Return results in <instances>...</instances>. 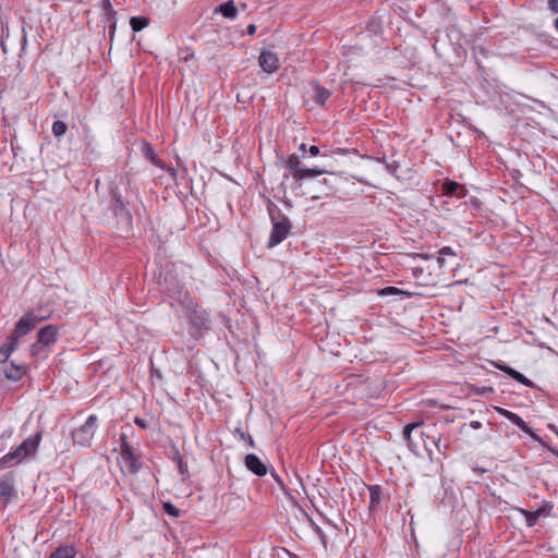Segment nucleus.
Segmentation results:
<instances>
[{"instance_id":"1","label":"nucleus","mask_w":558,"mask_h":558,"mask_svg":"<svg viewBox=\"0 0 558 558\" xmlns=\"http://www.w3.org/2000/svg\"><path fill=\"white\" fill-rule=\"evenodd\" d=\"M49 318V314L41 313V308L31 310L17 320L12 333L0 347V363H7L10 355L16 350L22 337L28 335L38 323Z\"/></svg>"},{"instance_id":"2","label":"nucleus","mask_w":558,"mask_h":558,"mask_svg":"<svg viewBox=\"0 0 558 558\" xmlns=\"http://www.w3.org/2000/svg\"><path fill=\"white\" fill-rule=\"evenodd\" d=\"M43 437L41 432L27 437L14 450L8 452L0 459V469L12 468L21 463L25 458L33 457L39 447Z\"/></svg>"},{"instance_id":"3","label":"nucleus","mask_w":558,"mask_h":558,"mask_svg":"<svg viewBox=\"0 0 558 558\" xmlns=\"http://www.w3.org/2000/svg\"><path fill=\"white\" fill-rule=\"evenodd\" d=\"M496 411L504 417H506L507 420H509L512 424L517 425L523 433H525L526 435H529L530 437H532L533 439L537 440L538 442L542 444L543 447H545L549 452H551L553 454H555L557 458H558V449L551 447L550 445L548 444H545L542 438L536 434L534 433L531 427L515 413L507 410V409H504V408H500V407H496L495 408Z\"/></svg>"},{"instance_id":"4","label":"nucleus","mask_w":558,"mask_h":558,"mask_svg":"<svg viewBox=\"0 0 558 558\" xmlns=\"http://www.w3.org/2000/svg\"><path fill=\"white\" fill-rule=\"evenodd\" d=\"M270 218L272 222V229L267 244L269 248L275 247L283 240H286L292 229V223L288 217L281 216V218L277 220L270 210Z\"/></svg>"},{"instance_id":"5","label":"nucleus","mask_w":558,"mask_h":558,"mask_svg":"<svg viewBox=\"0 0 558 558\" xmlns=\"http://www.w3.org/2000/svg\"><path fill=\"white\" fill-rule=\"evenodd\" d=\"M98 417L90 414L85 423L72 432V439L74 444L86 447L89 446L96 430Z\"/></svg>"},{"instance_id":"6","label":"nucleus","mask_w":558,"mask_h":558,"mask_svg":"<svg viewBox=\"0 0 558 558\" xmlns=\"http://www.w3.org/2000/svg\"><path fill=\"white\" fill-rule=\"evenodd\" d=\"M1 49L4 53H8L9 50H13L17 47H20V56L25 52L26 46H27V38H26V32L25 28H21V33L16 36L12 37L9 29L4 32L2 28V36L0 41Z\"/></svg>"},{"instance_id":"7","label":"nucleus","mask_w":558,"mask_h":558,"mask_svg":"<svg viewBox=\"0 0 558 558\" xmlns=\"http://www.w3.org/2000/svg\"><path fill=\"white\" fill-rule=\"evenodd\" d=\"M121 439V459L124 463L126 470L131 474H135L141 469V462L138 458L134 454L132 447L129 445L126 440V436L122 434L120 436Z\"/></svg>"},{"instance_id":"8","label":"nucleus","mask_w":558,"mask_h":558,"mask_svg":"<svg viewBox=\"0 0 558 558\" xmlns=\"http://www.w3.org/2000/svg\"><path fill=\"white\" fill-rule=\"evenodd\" d=\"M141 153L142 155L149 160L157 168L168 171L172 177H175L177 171L173 168L167 167L166 163L158 157L151 144L147 141H142L141 143Z\"/></svg>"},{"instance_id":"9","label":"nucleus","mask_w":558,"mask_h":558,"mask_svg":"<svg viewBox=\"0 0 558 558\" xmlns=\"http://www.w3.org/2000/svg\"><path fill=\"white\" fill-rule=\"evenodd\" d=\"M258 63L263 71L268 74L275 73L279 69V59L276 53L264 50L258 57Z\"/></svg>"},{"instance_id":"10","label":"nucleus","mask_w":558,"mask_h":558,"mask_svg":"<svg viewBox=\"0 0 558 558\" xmlns=\"http://www.w3.org/2000/svg\"><path fill=\"white\" fill-rule=\"evenodd\" d=\"M59 335V327L57 325H46L37 332V340L43 345L49 347L53 344Z\"/></svg>"},{"instance_id":"11","label":"nucleus","mask_w":558,"mask_h":558,"mask_svg":"<svg viewBox=\"0 0 558 558\" xmlns=\"http://www.w3.org/2000/svg\"><path fill=\"white\" fill-rule=\"evenodd\" d=\"M245 468L257 476L267 474L266 464L254 453L246 454L244 458Z\"/></svg>"},{"instance_id":"12","label":"nucleus","mask_w":558,"mask_h":558,"mask_svg":"<svg viewBox=\"0 0 558 558\" xmlns=\"http://www.w3.org/2000/svg\"><path fill=\"white\" fill-rule=\"evenodd\" d=\"M110 195L112 197V202L110 205L112 213L116 216H118L122 213L129 214L126 206L122 199L121 193L119 192V190L116 185L110 186Z\"/></svg>"},{"instance_id":"13","label":"nucleus","mask_w":558,"mask_h":558,"mask_svg":"<svg viewBox=\"0 0 558 558\" xmlns=\"http://www.w3.org/2000/svg\"><path fill=\"white\" fill-rule=\"evenodd\" d=\"M442 191L446 195L457 196L459 198H462L466 195V189L454 181H446L442 184Z\"/></svg>"},{"instance_id":"14","label":"nucleus","mask_w":558,"mask_h":558,"mask_svg":"<svg viewBox=\"0 0 558 558\" xmlns=\"http://www.w3.org/2000/svg\"><path fill=\"white\" fill-rule=\"evenodd\" d=\"M26 374V368L24 365H17L13 362L4 369V375L8 379L17 381L23 378Z\"/></svg>"},{"instance_id":"15","label":"nucleus","mask_w":558,"mask_h":558,"mask_svg":"<svg viewBox=\"0 0 558 558\" xmlns=\"http://www.w3.org/2000/svg\"><path fill=\"white\" fill-rule=\"evenodd\" d=\"M369 490V510L371 511H377L379 508V505L381 502V487L379 485H371L368 486Z\"/></svg>"},{"instance_id":"16","label":"nucleus","mask_w":558,"mask_h":558,"mask_svg":"<svg viewBox=\"0 0 558 558\" xmlns=\"http://www.w3.org/2000/svg\"><path fill=\"white\" fill-rule=\"evenodd\" d=\"M76 555V549L73 545H62L59 546L56 550H53L49 558H74Z\"/></svg>"},{"instance_id":"17","label":"nucleus","mask_w":558,"mask_h":558,"mask_svg":"<svg viewBox=\"0 0 558 558\" xmlns=\"http://www.w3.org/2000/svg\"><path fill=\"white\" fill-rule=\"evenodd\" d=\"M300 158L299 156L292 154L290 155L287 160H286V165L289 169H291L293 171V179L295 180H301L302 179V174H301V170L302 168L300 167Z\"/></svg>"},{"instance_id":"18","label":"nucleus","mask_w":558,"mask_h":558,"mask_svg":"<svg viewBox=\"0 0 558 558\" xmlns=\"http://www.w3.org/2000/svg\"><path fill=\"white\" fill-rule=\"evenodd\" d=\"M331 92L320 85H314V101L320 106H324L325 102L330 98Z\"/></svg>"},{"instance_id":"19","label":"nucleus","mask_w":558,"mask_h":558,"mask_svg":"<svg viewBox=\"0 0 558 558\" xmlns=\"http://www.w3.org/2000/svg\"><path fill=\"white\" fill-rule=\"evenodd\" d=\"M219 12L228 19H234L238 14V9L233 1H228L219 7Z\"/></svg>"},{"instance_id":"20","label":"nucleus","mask_w":558,"mask_h":558,"mask_svg":"<svg viewBox=\"0 0 558 558\" xmlns=\"http://www.w3.org/2000/svg\"><path fill=\"white\" fill-rule=\"evenodd\" d=\"M338 180V175L336 173H329V178H325L323 180H318L314 182L315 186H325V191L335 190V182Z\"/></svg>"},{"instance_id":"21","label":"nucleus","mask_w":558,"mask_h":558,"mask_svg":"<svg viewBox=\"0 0 558 558\" xmlns=\"http://www.w3.org/2000/svg\"><path fill=\"white\" fill-rule=\"evenodd\" d=\"M149 24V19L145 16H133L130 20V25L133 32H141Z\"/></svg>"},{"instance_id":"22","label":"nucleus","mask_w":558,"mask_h":558,"mask_svg":"<svg viewBox=\"0 0 558 558\" xmlns=\"http://www.w3.org/2000/svg\"><path fill=\"white\" fill-rule=\"evenodd\" d=\"M46 345H43L41 343L38 342V340L32 344L31 347V355L32 356H35V357H41V359H47L48 357V350L45 349Z\"/></svg>"},{"instance_id":"23","label":"nucleus","mask_w":558,"mask_h":558,"mask_svg":"<svg viewBox=\"0 0 558 558\" xmlns=\"http://www.w3.org/2000/svg\"><path fill=\"white\" fill-rule=\"evenodd\" d=\"M12 494L13 486L5 481L0 482V499H4L7 501L12 497Z\"/></svg>"},{"instance_id":"24","label":"nucleus","mask_w":558,"mask_h":558,"mask_svg":"<svg viewBox=\"0 0 558 558\" xmlns=\"http://www.w3.org/2000/svg\"><path fill=\"white\" fill-rule=\"evenodd\" d=\"M68 131V125L65 122L63 121H54L53 124H52V134L56 136V137H61L62 135L65 134V132Z\"/></svg>"},{"instance_id":"25","label":"nucleus","mask_w":558,"mask_h":558,"mask_svg":"<svg viewBox=\"0 0 558 558\" xmlns=\"http://www.w3.org/2000/svg\"><path fill=\"white\" fill-rule=\"evenodd\" d=\"M421 425H423V422H420V423H410L408 425L404 426L403 428V436L405 438V440L408 441V446L411 447L412 446V439H411V433L413 429L420 427Z\"/></svg>"},{"instance_id":"26","label":"nucleus","mask_w":558,"mask_h":558,"mask_svg":"<svg viewBox=\"0 0 558 558\" xmlns=\"http://www.w3.org/2000/svg\"><path fill=\"white\" fill-rule=\"evenodd\" d=\"M519 511L525 518V522L529 527H532L537 523L538 518L536 514H534V511H529L525 509H520Z\"/></svg>"},{"instance_id":"27","label":"nucleus","mask_w":558,"mask_h":558,"mask_svg":"<svg viewBox=\"0 0 558 558\" xmlns=\"http://www.w3.org/2000/svg\"><path fill=\"white\" fill-rule=\"evenodd\" d=\"M554 506L550 502H544L542 507L534 511V514L539 519L542 517H550Z\"/></svg>"},{"instance_id":"28","label":"nucleus","mask_w":558,"mask_h":558,"mask_svg":"<svg viewBox=\"0 0 558 558\" xmlns=\"http://www.w3.org/2000/svg\"><path fill=\"white\" fill-rule=\"evenodd\" d=\"M456 253L450 246H444L439 250V256L437 258V262L440 267L445 265V256H454Z\"/></svg>"},{"instance_id":"29","label":"nucleus","mask_w":558,"mask_h":558,"mask_svg":"<svg viewBox=\"0 0 558 558\" xmlns=\"http://www.w3.org/2000/svg\"><path fill=\"white\" fill-rule=\"evenodd\" d=\"M234 434L239 436L241 440H244L250 447H255V441L251 435L244 433L241 427H236Z\"/></svg>"},{"instance_id":"30","label":"nucleus","mask_w":558,"mask_h":558,"mask_svg":"<svg viewBox=\"0 0 558 558\" xmlns=\"http://www.w3.org/2000/svg\"><path fill=\"white\" fill-rule=\"evenodd\" d=\"M162 509L167 514L173 518L180 517V510L171 502H165Z\"/></svg>"},{"instance_id":"31","label":"nucleus","mask_w":558,"mask_h":558,"mask_svg":"<svg viewBox=\"0 0 558 558\" xmlns=\"http://www.w3.org/2000/svg\"><path fill=\"white\" fill-rule=\"evenodd\" d=\"M513 379L526 387H530V388L535 387V384L532 380H530L529 378H526L523 374H521L519 372L515 373Z\"/></svg>"},{"instance_id":"32","label":"nucleus","mask_w":558,"mask_h":558,"mask_svg":"<svg viewBox=\"0 0 558 558\" xmlns=\"http://www.w3.org/2000/svg\"><path fill=\"white\" fill-rule=\"evenodd\" d=\"M323 186H315L314 183L312 184L313 193L311 192V198L312 199H320L323 197L322 194L328 195V192L322 189Z\"/></svg>"},{"instance_id":"33","label":"nucleus","mask_w":558,"mask_h":558,"mask_svg":"<svg viewBox=\"0 0 558 558\" xmlns=\"http://www.w3.org/2000/svg\"><path fill=\"white\" fill-rule=\"evenodd\" d=\"M495 367L498 368L499 371L504 372L505 374L509 375L511 378L514 377L515 373L518 371H515L514 368L506 365V364H501V363H494Z\"/></svg>"},{"instance_id":"34","label":"nucleus","mask_w":558,"mask_h":558,"mask_svg":"<svg viewBox=\"0 0 558 558\" xmlns=\"http://www.w3.org/2000/svg\"><path fill=\"white\" fill-rule=\"evenodd\" d=\"M401 293H403V292L396 287H386V288L378 290L379 295H395V294H401Z\"/></svg>"},{"instance_id":"35","label":"nucleus","mask_w":558,"mask_h":558,"mask_svg":"<svg viewBox=\"0 0 558 558\" xmlns=\"http://www.w3.org/2000/svg\"><path fill=\"white\" fill-rule=\"evenodd\" d=\"M323 172L324 171L318 170V169H304V168H302V170H301L302 179L310 178V177H315V175L322 174Z\"/></svg>"},{"instance_id":"36","label":"nucleus","mask_w":558,"mask_h":558,"mask_svg":"<svg viewBox=\"0 0 558 558\" xmlns=\"http://www.w3.org/2000/svg\"><path fill=\"white\" fill-rule=\"evenodd\" d=\"M311 525H312L314 532L323 541V543H325L326 542V535L324 534L323 530L313 520H311Z\"/></svg>"},{"instance_id":"37","label":"nucleus","mask_w":558,"mask_h":558,"mask_svg":"<svg viewBox=\"0 0 558 558\" xmlns=\"http://www.w3.org/2000/svg\"><path fill=\"white\" fill-rule=\"evenodd\" d=\"M102 9L106 11L107 14L113 16L116 14V11L112 8V4L110 0H104L102 1Z\"/></svg>"},{"instance_id":"38","label":"nucleus","mask_w":558,"mask_h":558,"mask_svg":"<svg viewBox=\"0 0 558 558\" xmlns=\"http://www.w3.org/2000/svg\"><path fill=\"white\" fill-rule=\"evenodd\" d=\"M271 476L274 477V480L278 483V485L280 486V488L286 493L288 494V489H287V486L286 484L283 483L282 478L276 473V472H271Z\"/></svg>"},{"instance_id":"39","label":"nucleus","mask_w":558,"mask_h":558,"mask_svg":"<svg viewBox=\"0 0 558 558\" xmlns=\"http://www.w3.org/2000/svg\"><path fill=\"white\" fill-rule=\"evenodd\" d=\"M548 9L553 13H558V0H548Z\"/></svg>"},{"instance_id":"40","label":"nucleus","mask_w":558,"mask_h":558,"mask_svg":"<svg viewBox=\"0 0 558 558\" xmlns=\"http://www.w3.org/2000/svg\"><path fill=\"white\" fill-rule=\"evenodd\" d=\"M134 423H135L138 427H141V428H143V429H146V428H147V426H148V425H147V422H146L144 418L138 417V416H136V417L134 418Z\"/></svg>"},{"instance_id":"41","label":"nucleus","mask_w":558,"mask_h":558,"mask_svg":"<svg viewBox=\"0 0 558 558\" xmlns=\"http://www.w3.org/2000/svg\"><path fill=\"white\" fill-rule=\"evenodd\" d=\"M308 153L312 155V156H317L319 154V148L315 145H312L310 148H308Z\"/></svg>"},{"instance_id":"42","label":"nucleus","mask_w":558,"mask_h":558,"mask_svg":"<svg viewBox=\"0 0 558 558\" xmlns=\"http://www.w3.org/2000/svg\"><path fill=\"white\" fill-rule=\"evenodd\" d=\"M150 373H151L153 377H157L158 379L162 378L161 373L158 369H156L154 366L150 368Z\"/></svg>"},{"instance_id":"43","label":"nucleus","mask_w":558,"mask_h":558,"mask_svg":"<svg viewBox=\"0 0 558 558\" xmlns=\"http://www.w3.org/2000/svg\"><path fill=\"white\" fill-rule=\"evenodd\" d=\"M470 427H472L473 429H478V428H481V427H482V424H481V422H478V421H472V422L470 423Z\"/></svg>"},{"instance_id":"44","label":"nucleus","mask_w":558,"mask_h":558,"mask_svg":"<svg viewBox=\"0 0 558 558\" xmlns=\"http://www.w3.org/2000/svg\"><path fill=\"white\" fill-rule=\"evenodd\" d=\"M246 32H247L248 35H254L255 32H256V26L254 24H250L247 26V31Z\"/></svg>"},{"instance_id":"45","label":"nucleus","mask_w":558,"mask_h":558,"mask_svg":"<svg viewBox=\"0 0 558 558\" xmlns=\"http://www.w3.org/2000/svg\"><path fill=\"white\" fill-rule=\"evenodd\" d=\"M178 465H179L180 472L183 474L185 470H184V465H183L181 457H179Z\"/></svg>"},{"instance_id":"46","label":"nucleus","mask_w":558,"mask_h":558,"mask_svg":"<svg viewBox=\"0 0 558 558\" xmlns=\"http://www.w3.org/2000/svg\"><path fill=\"white\" fill-rule=\"evenodd\" d=\"M547 427L557 435L558 428L555 424H548Z\"/></svg>"},{"instance_id":"47","label":"nucleus","mask_w":558,"mask_h":558,"mask_svg":"<svg viewBox=\"0 0 558 558\" xmlns=\"http://www.w3.org/2000/svg\"><path fill=\"white\" fill-rule=\"evenodd\" d=\"M300 150L302 151H305L306 150V145L304 143H302L299 147Z\"/></svg>"},{"instance_id":"48","label":"nucleus","mask_w":558,"mask_h":558,"mask_svg":"<svg viewBox=\"0 0 558 558\" xmlns=\"http://www.w3.org/2000/svg\"><path fill=\"white\" fill-rule=\"evenodd\" d=\"M555 27H556V29L558 31V17H557V19H556V21H555Z\"/></svg>"},{"instance_id":"49","label":"nucleus","mask_w":558,"mask_h":558,"mask_svg":"<svg viewBox=\"0 0 558 558\" xmlns=\"http://www.w3.org/2000/svg\"><path fill=\"white\" fill-rule=\"evenodd\" d=\"M557 436H558V432H557Z\"/></svg>"}]
</instances>
